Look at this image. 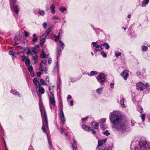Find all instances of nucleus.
I'll return each instance as SVG.
<instances>
[{
    "label": "nucleus",
    "instance_id": "obj_12",
    "mask_svg": "<svg viewBox=\"0 0 150 150\" xmlns=\"http://www.w3.org/2000/svg\"><path fill=\"white\" fill-rule=\"evenodd\" d=\"M39 108H40V111L41 112L42 117V116L44 117V112H43V111H42L43 104H42V102L41 101L40 102L39 104ZM44 110L45 111V110H44ZM45 111L46 112V111ZM43 112H44V111H43Z\"/></svg>",
    "mask_w": 150,
    "mask_h": 150
},
{
    "label": "nucleus",
    "instance_id": "obj_40",
    "mask_svg": "<svg viewBox=\"0 0 150 150\" xmlns=\"http://www.w3.org/2000/svg\"><path fill=\"white\" fill-rule=\"evenodd\" d=\"M61 82L60 80H58L57 82V88H60Z\"/></svg>",
    "mask_w": 150,
    "mask_h": 150
},
{
    "label": "nucleus",
    "instance_id": "obj_63",
    "mask_svg": "<svg viewBox=\"0 0 150 150\" xmlns=\"http://www.w3.org/2000/svg\"><path fill=\"white\" fill-rule=\"evenodd\" d=\"M100 127L103 130H104L105 129V128L104 126L103 125V124H102L100 125Z\"/></svg>",
    "mask_w": 150,
    "mask_h": 150
},
{
    "label": "nucleus",
    "instance_id": "obj_34",
    "mask_svg": "<svg viewBox=\"0 0 150 150\" xmlns=\"http://www.w3.org/2000/svg\"><path fill=\"white\" fill-rule=\"evenodd\" d=\"M41 65H45V64H47V60L45 59L42 60L40 63Z\"/></svg>",
    "mask_w": 150,
    "mask_h": 150
},
{
    "label": "nucleus",
    "instance_id": "obj_35",
    "mask_svg": "<svg viewBox=\"0 0 150 150\" xmlns=\"http://www.w3.org/2000/svg\"><path fill=\"white\" fill-rule=\"evenodd\" d=\"M46 64H45V65H42V66H41V64H40V68L42 72H43V71H44L43 69H45V68L46 67Z\"/></svg>",
    "mask_w": 150,
    "mask_h": 150
},
{
    "label": "nucleus",
    "instance_id": "obj_23",
    "mask_svg": "<svg viewBox=\"0 0 150 150\" xmlns=\"http://www.w3.org/2000/svg\"><path fill=\"white\" fill-rule=\"evenodd\" d=\"M103 90V88L100 87L98 88L96 90V91L97 92L98 94L100 95L102 92Z\"/></svg>",
    "mask_w": 150,
    "mask_h": 150
},
{
    "label": "nucleus",
    "instance_id": "obj_57",
    "mask_svg": "<svg viewBox=\"0 0 150 150\" xmlns=\"http://www.w3.org/2000/svg\"><path fill=\"white\" fill-rule=\"evenodd\" d=\"M24 33H25V36L26 37H28V35H29V33L28 32L26 31H25Z\"/></svg>",
    "mask_w": 150,
    "mask_h": 150
},
{
    "label": "nucleus",
    "instance_id": "obj_25",
    "mask_svg": "<svg viewBox=\"0 0 150 150\" xmlns=\"http://www.w3.org/2000/svg\"><path fill=\"white\" fill-rule=\"evenodd\" d=\"M53 88L54 86H50L49 87V89L50 94L52 95H54L53 93L54 91L53 89Z\"/></svg>",
    "mask_w": 150,
    "mask_h": 150
},
{
    "label": "nucleus",
    "instance_id": "obj_7",
    "mask_svg": "<svg viewBox=\"0 0 150 150\" xmlns=\"http://www.w3.org/2000/svg\"><path fill=\"white\" fill-rule=\"evenodd\" d=\"M136 86L137 89L141 91H142L145 87L144 84L141 82L137 83Z\"/></svg>",
    "mask_w": 150,
    "mask_h": 150
},
{
    "label": "nucleus",
    "instance_id": "obj_29",
    "mask_svg": "<svg viewBox=\"0 0 150 150\" xmlns=\"http://www.w3.org/2000/svg\"><path fill=\"white\" fill-rule=\"evenodd\" d=\"M25 62V65L29 67L30 66V60L29 59H26Z\"/></svg>",
    "mask_w": 150,
    "mask_h": 150
},
{
    "label": "nucleus",
    "instance_id": "obj_55",
    "mask_svg": "<svg viewBox=\"0 0 150 150\" xmlns=\"http://www.w3.org/2000/svg\"><path fill=\"white\" fill-rule=\"evenodd\" d=\"M53 37L55 39H59L60 38V36L59 35H54L53 36Z\"/></svg>",
    "mask_w": 150,
    "mask_h": 150
},
{
    "label": "nucleus",
    "instance_id": "obj_15",
    "mask_svg": "<svg viewBox=\"0 0 150 150\" xmlns=\"http://www.w3.org/2000/svg\"><path fill=\"white\" fill-rule=\"evenodd\" d=\"M91 125L93 128L95 129L98 128V123L95 121H93L91 123Z\"/></svg>",
    "mask_w": 150,
    "mask_h": 150
},
{
    "label": "nucleus",
    "instance_id": "obj_9",
    "mask_svg": "<svg viewBox=\"0 0 150 150\" xmlns=\"http://www.w3.org/2000/svg\"><path fill=\"white\" fill-rule=\"evenodd\" d=\"M128 71L127 70L125 69L120 74V75L121 76H123V78L125 80H127L129 76Z\"/></svg>",
    "mask_w": 150,
    "mask_h": 150
},
{
    "label": "nucleus",
    "instance_id": "obj_42",
    "mask_svg": "<svg viewBox=\"0 0 150 150\" xmlns=\"http://www.w3.org/2000/svg\"><path fill=\"white\" fill-rule=\"evenodd\" d=\"M146 91L145 93H148L150 92V88L148 87H146Z\"/></svg>",
    "mask_w": 150,
    "mask_h": 150
},
{
    "label": "nucleus",
    "instance_id": "obj_50",
    "mask_svg": "<svg viewBox=\"0 0 150 150\" xmlns=\"http://www.w3.org/2000/svg\"><path fill=\"white\" fill-rule=\"evenodd\" d=\"M59 17L57 16H54L53 17H52V20H56L57 19H59Z\"/></svg>",
    "mask_w": 150,
    "mask_h": 150
},
{
    "label": "nucleus",
    "instance_id": "obj_17",
    "mask_svg": "<svg viewBox=\"0 0 150 150\" xmlns=\"http://www.w3.org/2000/svg\"><path fill=\"white\" fill-rule=\"evenodd\" d=\"M55 6L54 4H52L50 6V9L51 10V13L52 14H54L55 13Z\"/></svg>",
    "mask_w": 150,
    "mask_h": 150
},
{
    "label": "nucleus",
    "instance_id": "obj_60",
    "mask_svg": "<svg viewBox=\"0 0 150 150\" xmlns=\"http://www.w3.org/2000/svg\"><path fill=\"white\" fill-rule=\"evenodd\" d=\"M38 39L37 38H34L32 39V41L33 42H36L37 41Z\"/></svg>",
    "mask_w": 150,
    "mask_h": 150
},
{
    "label": "nucleus",
    "instance_id": "obj_2",
    "mask_svg": "<svg viewBox=\"0 0 150 150\" xmlns=\"http://www.w3.org/2000/svg\"><path fill=\"white\" fill-rule=\"evenodd\" d=\"M149 144L146 140L144 138H141L140 140L133 141L131 145V150H145Z\"/></svg>",
    "mask_w": 150,
    "mask_h": 150
},
{
    "label": "nucleus",
    "instance_id": "obj_46",
    "mask_svg": "<svg viewBox=\"0 0 150 150\" xmlns=\"http://www.w3.org/2000/svg\"><path fill=\"white\" fill-rule=\"evenodd\" d=\"M46 40L45 38H43L40 40V44L41 45H43L45 42Z\"/></svg>",
    "mask_w": 150,
    "mask_h": 150
},
{
    "label": "nucleus",
    "instance_id": "obj_49",
    "mask_svg": "<svg viewBox=\"0 0 150 150\" xmlns=\"http://www.w3.org/2000/svg\"><path fill=\"white\" fill-rule=\"evenodd\" d=\"M48 35V33L45 32V33L43 34V35L42 36V37L43 38H45L46 37V36H47Z\"/></svg>",
    "mask_w": 150,
    "mask_h": 150
},
{
    "label": "nucleus",
    "instance_id": "obj_41",
    "mask_svg": "<svg viewBox=\"0 0 150 150\" xmlns=\"http://www.w3.org/2000/svg\"><path fill=\"white\" fill-rule=\"evenodd\" d=\"M100 123H103L104 122H106V118H103L101 119L100 120Z\"/></svg>",
    "mask_w": 150,
    "mask_h": 150
},
{
    "label": "nucleus",
    "instance_id": "obj_51",
    "mask_svg": "<svg viewBox=\"0 0 150 150\" xmlns=\"http://www.w3.org/2000/svg\"><path fill=\"white\" fill-rule=\"evenodd\" d=\"M28 69L29 71L30 72L32 71L33 70V68L32 66H29Z\"/></svg>",
    "mask_w": 150,
    "mask_h": 150
},
{
    "label": "nucleus",
    "instance_id": "obj_20",
    "mask_svg": "<svg viewBox=\"0 0 150 150\" xmlns=\"http://www.w3.org/2000/svg\"><path fill=\"white\" fill-rule=\"evenodd\" d=\"M106 141V139L101 140H99L98 141V146H101L105 143Z\"/></svg>",
    "mask_w": 150,
    "mask_h": 150
},
{
    "label": "nucleus",
    "instance_id": "obj_36",
    "mask_svg": "<svg viewBox=\"0 0 150 150\" xmlns=\"http://www.w3.org/2000/svg\"><path fill=\"white\" fill-rule=\"evenodd\" d=\"M64 117V113L62 109L60 111V114L59 115V117Z\"/></svg>",
    "mask_w": 150,
    "mask_h": 150
},
{
    "label": "nucleus",
    "instance_id": "obj_28",
    "mask_svg": "<svg viewBox=\"0 0 150 150\" xmlns=\"http://www.w3.org/2000/svg\"><path fill=\"white\" fill-rule=\"evenodd\" d=\"M9 54L11 55L12 56V58L13 59H15L16 58L15 54L14 52L12 51H10L8 53Z\"/></svg>",
    "mask_w": 150,
    "mask_h": 150
},
{
    "label": "nucleus",
    "instance_id": "obj_5",
    "mask_svg": "<svg viewBox=\"0 0 150 150\" xmlns=\"http://www.w3.org/2000/svg\"><path fill=\"white\" fill-rule=\"evenodd\" d=\"M105 77L106 75L104 73H100L97 76L96 79L100 84H103L106 79Z\"/></svg>",
    "mask_w": 150,
    "mask_h": 150
},
{
    "label": "nucleus",
    "instance_id": "obj_48",
    "mask_svg": "<svg viewBox=\"0 0 150 150\" xmlns=\"http://www.w3.org/2000/svg\"><path fill=\"white\" fill-rule=\"evenodd\" d=\"M52 27H50L48 28L46 32L48 33V34L52 31Z\"/></svg>",
    "mask_w": 150,
    "mask_h": 150
},
{
    "label": "nucleus",
    "instance_id": "obj_59",
    "mask_svg": "<svg viewBox=\"0 0 150 150\" xmlns=\"http://www.w3.org/2000/svg\"><path fill=\"white\" fill-rule=\"evenodd\" d=\"M52 59L51 58H49L48 60V63L50 64L52 63Z\"/></svg>",
    "mask_w": 150,
    "mask_h": 150
},
{
    "label": "nucleus",
    "instance_id": "obj_44",
    "mask_svg": "<svg viewBox=\"0 0 150 150\" xmlns=\"http://www.w3.org/2000/svg\"><path fill=\"white\" fill-rule=\"evenodd\" d=\"M145 114H142L141 115V118H142V121L143 122H144V121L145 120Z\"/></svg>",
    "mask_w": 150,
    "mask_h": 150
},
{
    "label": "nucleus",
    "instance_id": "obj_32",
    "mask_svg": "<svg viewBox=\"0 0 150 150\" xmlns=\"http://www.w3.org/2000/svg\"><path fill=\"white\" fill-rule=\"evenodd\" d=\"M38 13L42 16H44L45 14V13L43 10H39L38 11Z\"/></svg>",
    "mask_w": 150,
    "mask_h": 150
},
{
    "label": "nucleus",
    "instance_id": "obj_16",
    "mask_svg": "<svg viewBox=\"0 0 150 150\" xmlns=\"http://www.w3.org/2000/svg\"><path fill=\"white\" fill-rule=\"evenodd\" d=\"M103 46L102 44H100L99 45H97L95 48V50L96 51H101L103 49L102 47Z\"/></svg>",
    "mask_w": 150,
    "mask_h": 150
},
{
    "label": "nucleus",
    "instance_id": "obj_43",
    "mask_svg": "<svg viewBox=\"0 0 150 150\" xmlns=\"http://www.w3.org/2000/svg\"><path fill=\"white\" fill-rule=\"evenodd\" d=\"M103 134L104 135H105L107 136H109L110 134V133L108 132V130H106L104 132H103Z\"/></svg>",
    "mask_w": 150,
    "mask_h": 150
},
{
    "label": "nucleus",
    "instance_id": "obj_26",
    "mask_svg": "<svg viewBox=\"0 0 150 150\" xmlns=\"http://www.w3.org/2000/svg\"><path fill=\"white\" fill-rule=\"evenodd\" d=\"M10 4L11 3L12 4V6H14V5H17V3L18 2L17 0H10Z\"/></svg>",
    "mask_w": 150,
    "mask_h": 150
},
{
    "label": "nucleus",
    "instance_id": "obj_21",
    "mask_svg": "<svg viewBox=\"0 0 150 150\" xmlns=\"http://www.w3.org/2000/svg\"><path fill=\"white\" fill-rule=\"evenodd\" d=\"M149 1V0H144L141 5V6L142 7H145L148 4Z\"/></svg>",
    "mask_w": 150,
    "mask_h": 150
},
{
    "label": "nucleus",
    "instance_id": "obj_37",
    "mask_svg": "<svg viewBox=\"0 0 150 150\" xmlns=\"http://www.w3.org/2000/svg\"><path fill=\"white\" fill-rule=\"evenodd\" d=\"M28 59L26 56L24 55L22 56V60L23 62H25L26 59Z\"/></svg>",
    "mask_w": 150,
    "mask_h": 150
},
{
    "label": "nucleus",
    "instance_id": "obj_64",
    "mask_svg": "<svg viewBox=\"0 0 150 150\" xmlns=\"http://www.w3.org/2000/svg\"><path fill=\"white\" fill-rule=\"evenodd\" d=\"M28 150H33V147L32 146H30Z\"/></svg>",
    "mask_w": 150,
    "mask_h": 150
},
{
    "label": "nucleus",
    "instance_id": "obj_1",
    "mask_svg": "<svg viewBox=\"0 0 150 150\" xmlns=\"http://www.w3.org/2000/svg\"><path fill=\"white\" fill-rule=\"evenodd\" d=\"M109 118L112 124V127L115 131L119 133H125L128 131V127L121 122V115L119 111H115L111 112Z\"/></svg>",
    "mask_w": 150,
    "mask_h": 150
},
{
    "label": "nucleus",
    "instance_id": "obj_6",
    "mask_svg": "<svg viewBox=\"0 0 150 150\" xmlns=\"http://www.w3.org/2000/svg\"><path fill=\"white\" fill-rule=\"evenodd\" d=\"M11 9L15 14H18L20 11V7L18 5L11 6Z\"/></svg>",
    "mask_w": 150,
    "mask_h": 150
},
{
    "label": "nucleus",
    "instance_id": "obj_31",
    "mask_svg": "<svg viewBox=\"0 0 150 150\" xmlns=\"http://www.w3.org/2000/svg\"><path fill=\"white\" fill-rule=\"evenodd\" d=\"M66 10L67 9L65 7H61L59 8V11L62 13H64Z\"/></svg>",
    "mask_w": 150,
    "mask_h": 150
},
{
    "label": "nucleus",
    "instance_id": "obj_11",
    "mask_svg": "<svg viewBox=\"0 0 150 150\" xmlns=\"http://www.w3.org/2000/svg\"><path fill=\"white\" fill-rule=\"evenodd\" d=\"M120 102L121 106L124 108L126 107V106L124 104L125 99L123 97V95H121L120 97Z\"/></svg>",
    "mask_w": 150,
    "mask_h": 150
},
{
    "label": "nucleus",
    "instance_id": "obj_45",
    "mask_svg": "<svg viewBox=\"0 0 150 150\" xmlns=\"http://www.w3.org/2000/svg\"><path fill=\"white\" fill-rule=\"evenodd\" d=\"M101 54L104 57H107V54L104 51H102L101 52Z\"/></svg>",
    "mask_w": 150,
    "mask_h": 150
},
{
    "label": "nucleus",
    "instance_id": "obj_54",
    "mask_svg": "<svg viewBox=\"0 0 150 150\" xmlns=\"http://www.w3.org/2000/svg\"><path fill=\"white\" fill-rule=\"evenodd\" d=\"M88 117H89L88 116H86L85 117L82 118V120L83 121H85L87 120Z\"/></svg>",
    "mask_w": 150,
    "mask_h": 150
},
{
    "label": "nucleus",
    "instance_id": "obj_38",
    "mask_svg": "<svg viewBox=\"0 0 150 150\" xmlns=\"http://www.w3.org/2000/svg\"><path fill=\"white\" fill-rule=\"evenodd\" d=\"M60 119L61 122L63 123L64 124L65 123V116L60 117Z\"/></svg>",
    "mask_w": 150,
    "mask_h": 150
},
{
    "label": "nucleus",
    "instance_id": "obj_61",
    "mask_svg": "<svg viewBox=\"0 0 150 150\" xmlns=\"http://www.w3.org/2000/svg\"><path fill=\"white\" fill-rule=\"evenodd\" d=\"M136 74L138 76H140L141 75V73L140 71H138L136 73Z\"/></svg>",
    "mask_w": 150,
    "mask_h": 150
},
{
    "label": "nucleus",
    "instance_id": "obj_10",
    "mask_svg": "<svg viewBox=\"0 0 150 150\" xmlns=\"http://www.w3.org/2000/svg\"><path fill=\"white\" fill-rule=\"evenodd\" d=\"M39 90L37 91V94L39 96H41V94L44 93L45 91L44 88L41 86L38 87Z\"/></svg>",
    "mask_w": 150,
    "mask_h": 150
},
{
    "label": "nucleus",
    "instance_id": "obj_27",
    "mask_svg": "<svg viewBox=\"0 0 150 150\" xmlns=\"http://www.w3.org/2000/svg\"><path fill=\"white\" fill-rule=\"evenodd\" d=\"M98 74L97 71H93L91 72L90 74L88 75L90 76H91L94 75H97Z\"/></svg>",
    "mask_w": 150,
    "mask_h": 150
},
{
    "label": "nucleus",
    "instance_id": "obj_8",
    "mask_svg": "<svg viewBox=\"0 0 150 150\" xmlns=\"http://www.w3.org/2000/svg\"><path fill=\"white\" fill-rule=\"evenodd\" d=\"M49 105L50 107L51 105H52L53 106H55V101L54 100V95H52L51 96H49Z\"/></svg>",
    "mask_w": 150,
    "mask_h": 150
},
{
    "label": "nucleus",
    "instance_id": "obj_33",
    "mask_svg": "<svg viewBox=\"0 0 150 150\" xmlns=\"http://www.w3.org/2000/svg\"><path fill=\"white\" fill-rule=\"evenodd\" d=\"M40 82L41 85H47L46 82L43 79H41L40 80Z\"/></svg>",
    "mask_w": 150,
    "mask_h": 150
},
{
    "label": "nucleus",
    "instance_id": "obj_52",
    "mask_svg": "<svg viewBox=\"0 0 150 150\" xmlns=\"http://www.w3.org/2000/svg\"><path fill=\"white\" fill-rule=\"evenodd\" d=\"M42 71H41V72H37V73H36V75H37L40 77L41 75L42 74Z\"/></svg>",
    "mask_w": 150,
    "mask_h": 150
},
{
    "label": "nucleus",
    "instance_id": "obj_58",
    "mask_svg": "<svg viewBox=\"0 0 150 150\" xmlns=\"http://www.w3.org/2000/svg\"><path fill=\"white\" fill-rule=\"evenodd\" d=\"M47 22H44L43 24V27L44 28H47Z\"/></svg>",
    "mask_w": 150,
    "mask_h": 150
},
{
    "label": "nucleus",
    "instance_id": "obj_3",
    "mask_svg": "<svg viewBox=\"0 0 150 150\" xmlns=\"http://www.w3.org/2000/svg\"><path fill=\"white\" fill-rule=\"evenodd\" d=\"M26 54L28 55L30 54L32 57V59L34 64H35L37 61L38 55L36 49L35 47L31 48H28L26 51Z\"/></svg>",
    "mask_w": 150,
    "mask_h": 150
},
{
    "label": "nucleus",
    "instance_id": "obj_39",
    "mask_svg": "<svg viewBox=\"0 0 150 150\" xmlns=\"http://www.w3.org/2000/svg\"><path fill=\"white\" fill-rule=\"evenodd\" d=\"M142 47L143 51H146L148 50V47L145 46H142Z\"/></svg>",
    "mask_w": 150,
    "mask_h": 150
},
{
    "label": "nucleus",
    "instance_id": "obj_62",
    "mask_svg": "<svg viewBox=\"0 0 150 150\" xmlns=\"http://www.w3.org/2000/svg\"><path fill=\"white\" fill-rule=\"evenodd\" d=\"M102 150H112V149L110 147H107L104 149H103Z\"/></svg>",
    "mask_w": 150,
    "mask_h": 150
},
{
    "label": "nucleus",
    "instance_id": "obj_19",
    "mask_svg": "<svg viewBox=\"0 0 150 150\" xmlns=\"http://www.w3.org/2000/svg\"><path fill=\"white\" fill-rule=\"evenodd\" d=\"M58 45L57 47H59V45H60L61 47V49L63 50L64 49V44L62 41H61V40H59L58 42Z\"/></svg>",
    "mask_w": 150,
    "mask_h": 150
},
{
    "label": "nucleus",
    "instance_id": "obj_56",
    "mask_svg": "<svg viewBox=\"0 0 150 150\" xmlns=\"http://www.w3.org/2000/svg\"><path fill=\"white\" fill-rule=\"evenodd\" d=\"M91 127H88V126L86 125L85 129L86 130H87L89 131H90V129H91Z\"/></svg>",
    "mask_w": 150,
    "mask_h": 150
},
{
    "label": "nucleus",
    "instance_id": "obj_13",
    "mask_svg": "<svg viewBox=\"0 0 150 150\" xmlns=\"http://www.w3.org/2000/svg\"><path fill=\"white\" fill-rule=\"evenodd\" d=\"M33 84L36 86L37 88L40 86L39 81L37 80L36 78H34L33 79Z\"/></svg>",
    "mask_w": 150,
    "mask_h": 150
},
{
    "label": "nucleus",
    "instance_id": "obj_14",
    "mask_svg": "<svg viewBox=\"0 0 150 150\" xmlns=\"http://www.w3.org/2000/svg\"><path fill=\"white\" fill-rule=\"evenodd\" d=\"M59 47H57V49L56 54L57 56V58H58L59 57L60 55V54L61 51V47H60V45H59Z\"/></svg>",
    "mask_w": 150,
    "mask_h": 150
},
{
    "label": "nucleus",
    "instance_id": "obj_4",
    "mask_svg": "<svg viewBox=\"0 0 150 150\" xmlns=\"http://www.w3.org/2000/svg\"><path fill=\"white\" fill-rule=\"evenodd\" d=\"M44 117L42 116V117L43 124L42 129V130L43 132L44 133H45L46 132V130L45 127L46 128L48 127V122L47 114L45 110L44 112Z\"/></svg>",
    "mask_w": 150,
    "mask_h": 150
},
{
    "label": "nucleus",
    "instance_id": "obj_30",
    "mask_svg": "<svg viewBox=\"0 0 150 150\" xmlns=\"http://www.w3.org/2000/svg\"><path fill=\"white\" fill-rule=\"evenodd\" d=\"M103 46L105 47V48L106 49H108L110 47V46L106 42H105L103 45Z\"/></svg>",
    "mask_w": 150,
    "mask_h": 150
},
{
    "label": "nucleus",
    "instance_id": "obj_24",
    "mask_svg": "<svg viewBox=\"0 0 150 150\" xmlns=\"http://www.w3.org/2000/svg\"><path fill=\"white\" fill-rule=\"evenodd\" d=\"M40 58L42 59L45 58L46 57L47 55L46 54L45 52L43 51L42 53L40 55Z\"/></svg>",
    "mask_w": 150,
    "mask_h": 150
},
{
    "label": "nucleus",
    "instance_id": "obj_18",
    "mask_svg": "<svg viewBox=\"0 0 150 150\" xmlns=\"http://www.w3.org/2000/svg\"><path fill=\"white\" fill-rule=\"evenodd\" d=\"M73 143L72 144V147L73 148V150H77V143L75 140L74 139H73Z\"/></svg>",
    "mask_w": 150,
    "mask_h": 150
},
{
    "label": "nucleus",
    "instance_id": "obj_47",
    "mask_svg": "<svg viewBox=\"0 0 150 150\" xmlns=\"http://www.w3.org/2000/svg\"><path fill=\"white\" fill-rule=\"evenodd\" d=\"M122 54V53L120 52L119 53H115V56L117 57H118L119 56H120Z\"/></svg>",
    "mask_w": 150,
    "mask_h": 150
},
{
    "label": "nucleus",
    "instance_id": "obj_22",
    "mask_svg": "<svg viewBox=\"0 0 150 150\" xmlns=\"http://www.w3.org/2000/svg\"><path fill=\"white\" fill-rule=\"evenodd\" d=\"M11 92L14 95L18 96L19 97H20V95L19 93L18 92L15 91L14 90H11Z\"/></svg>",
    "mask_w": 150,
    "mask_h": 150
},
{
    "label": "nucleus",
    "instance_id": "obj_53",
    "mask_svg": "<svg viewBox=\"0 0 150 150\" xmlns=\"http://www.w3.org/2000/svg\"><path fill=\"white\" fill-rule=\"evenodd\" d=\"M97 42H92L91 43V44L93 45V46L94 47H95V48L97 46Z\"/></svg>",
    "mask_w": 150,
    "mask_h": 150
}]
</instances>
